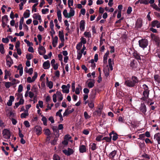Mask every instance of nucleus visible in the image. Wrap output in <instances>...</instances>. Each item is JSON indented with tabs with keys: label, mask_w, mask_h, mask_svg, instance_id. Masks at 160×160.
I'll list each match as a JSON object with an SVG mask.
<instances>
[{
	"label": "nucleus",
	"mask_w": 160,
	"mask_h": 160,
	"mask_svg": "<svg viewBox=\"0 0 160 160\" xmlns=\"http://www.w3.org/2000/svg\"><path fill=\"white\" fill-rule=\"evenodd\" d=\"M139 82V80L138 78L134 76L132 77L131 78L129 79L125 80L124 85L129 87L132 88L136 86Z\"/></svg>",
	"instance_id": "f257e3e1"
},
{
	"label": "nucleus",
	"mask_w": 160,
	"mask_h": 160,
	"mask_svg": "<svg viewBox=\"0 0 160 160\" xmlns=\"http://www.w3.org/2000/svg\"><path fill=\"white\" fill-rule=\"evenodd\" d=\"M139 45L140 47L144 49L146 48L148 44V40L145 39H142L138 41Z\"/></svg>",
	"instance_id": "f03ea898"
},
{
	"label": "nucleus",
	"mask_w": 160,
	"mask_h": 160,
	"mask_svg": "<svg viewBox=\"0 0 160 160\" xmlns=\"http://www.w3.org/2000/svg\"><path fill=\"white\" fill-rule=\"evenodd\" d=\"M151 36L152 39L155 42L156 44L159 46L160 43V40L159 37L153 33L151 34Z\"/></svg>",
	"instance_id": "7ed1b4c3"
},
{
	"label": "nucleus",
	"mask_w": 160,
	"mask_h": 160,
	"mask_svg": "<svg viewBox=\"0 0 160 160\" xmlns=\"http://www.w3.org/2000/svg\"><path fill=\"white\" fill-rule=\"evenodd\" d=\"M138 65V64L137 61L135 59H133L131 61L130 66L132 69L135 70L137 68Z\"/></svg>",
	"instance_id": "20e7f679"
},
{
	"label": "nucleus",
	"mask_w": 160,
	"mask_h": 160,
	"mask_svg": "<svg viewBox=\"0 0 160 160\" xmlns=\"http://www.w3.org/2000/svg\"><path fill=\"white\" fill-rule=\"evenodd\" d=\"M63 152L66 155L69 156L72 154L74 152V151L72 149L68 148L67 150L64 149L62 150Z\"/></svg>",
	"instance_id": "39448f33"
},
{
	"label": "nucleus",
	"mask_w": 160,
	"mask_h": 160,
	"mask_svg": "<svg viewBox=\"0 0 160 160\" xmlns=\"http://www.w3.org/2000/svg\"><path fill=\"white\" fill-rule=\"evenodd\" d=\"M38 51L40 55H43L46 52L45 48L42 46H39L38 48Z\"/></svg>",
	"instance_id": "423d86ee"
},
{
	"label": "nucleus",
	"mask_w": 160,
	"mask_h": 160,
	"mask_svg": "<svg viewBox=\"0 0 160 160\" xmlns=\"http://www.w3.org/2000/svg\"><path fill=\"white\" fill-rule=\"evenodd\" d=\"M35 129L36 130V134L38 135H40L42 133V128L41 127L39 126H36L35 127Z\"/></svg>",
	"instance_id": "0eeeda50"
},
{
	"label": "nucleus",
	"mask_w": 160,
	"mask_h": 160,
	"mask_svg": "<svg viewBox=\"0 0 160 160\" xmlns=\"http://www.w3.org/2000/svg\"><path fill=\"white\" fill-rule=\"evenodd\" d=\"M58 36L62 42H64L65 39L63 30L59 31Z\"/></svg>",
	"instance_id": "6e6552de"
},
{
	"label": "nucleus",
	"mask_w": 160,
	"mask_h": 160,
	"mask_svg": "<svg viewBox=\"0 0 160 160\" xmlns=\"http://www.w3.org/2000/svg\"><path fill=\"white\" fill-rule=\"evenodd\" d=\"M50 66V62L49 60L45 62L43 64V67L44 69H48Z\"/></svg>",
	"instance_id": "1a4fd4ad"
},
{
	"label": "nucleus",
	"mask_w": 160,
	"mask_h": 160,
	"mask_svg": "<svg viewBox=\"0 0 160 160\" xmlns=\"http://www.w3.org/2000/svg\"><path fill=\"white\" fill-rule=\"evenodd\" d=\"M85 23V21L84 20H81L80 22V28L82 31H83L84 30Z\"/></svg>",
	"instance_id": "9d476101"
},
{
	"label": "nucleus",
	"mask_w": 160,
	"mask_h": 160,
	"mask_svg": "<svg viewBox=\"0 0 160 160\" xmlns=\"http://www.w3.org/2000/svg\"><path fill=\"white\" fill-rule=\"evenodd\" d=\"M117 151L114 150L111 152L108 155V157L111 159H113L117 154Z\"/></svg>",
	"instance_id": "9b49d317"
},
{
	"label": "nucleus",
	"mask_w": 160,
	"mask_h": 160,
	"mask_svg": "<svg viewBox=\"0 0 160 160\" xmlns=\"http://www.w3.org/2000/svg\"><path fill=\"white\" fill-rule=\"evenodd\" d=\"M79 151L80 153L85 152L87 151V149L86 146L84 145H80L79 147Z\"/></svg>",
	"instance_id": "f8f14e48"
},
{
	"label": "nucleus",
	"mask_w": 160,
	"mask_h": 160,
	"mask_svg": "<svg viewBox=\"0 0 160 160\" xmlns=\"http://www.w3.org/2000/svg\"><path fill=\"white\" fill-rule=\"evenodd\" d=\"M154 139L158 142V144H160V133H157L154 135Z\"/></svg>",
	"instance_id": "ddd939ff"
},
{
	"label": "nucleus",
	"mask_w": 160,
	"mask_h": 160,
	"mask_svg": "<svg viewBox=\"0 0 160 160\" xmlns=\"http://www.w3.org/2000/svg\"><path fill=\"white\" fill-rule=\"evenodd\" d=\"M140 110L141 112L145 114L146 112V107L144 103L141 104V106L140 108Z\"/></svg>",
	"instance_id": "4468645a"
},
{
	"label": "nucleus",
	"mask_w": 160,
	"mask_h": 160,
	"mask_svg": "<svg viewBox=\"0 0 160 160\" xmlns=\"http://www.w3.org/2000/svg\"><path fill=\"white\" fill-rule=\"evenodd\" d=\"M14 98L13 96H10L9 97V99L7 102V105L9 106H11L12 104V102L14 101Z\"/></svg>",
	"instance_id": "2eb2a0df"
},
{
	"label": "nucleus",
	"mask_w": 160,
	"mask_h": 160,
	"mask_svg": "<svg viewBox=\"0 0 160 160\" xmlns=\"http://www.w3.org/2000/svg\"><path fill=\"white\" fill-rule=\"evenodd\" d=\"M89 80L92 81V82H89L88 84V87L89 88H91L94 86L95 80L94 79H89Z\"/></svg>",
	"instance_id": "dca6fc26"
},
{
	"label": "nucleus",
	"mask_w": 160,
	"mask_h": 160,
	"mask_svg": "<svg viewBox=\"0 0 160 160\" xmlns=\"http://www.w3.org/2000/svg\"><path fill=\"white\" fill-rule=\"evenodd\" d=\"M133 56L134 58L138 60H141V57L139 54L136 51H134L133 53Z\"/></svg>",
	"instance_id": "f3484780"
},
{
	"label": "nucleus",
	"mask_w": 160,
	"mask_h": 160,
	"mask_svg": "<svg viewBox=\"0 0 160 160\" xmlns=\"http://www.w3.org/2000/svg\"><path fill=\"white\" fill-rule=\"evenodd\" d=\"M109 137H105L102 138V140H104L107 142H110L112 139V133H110L109 134Z\"/></svg>",
	"instance_id": "a211bd4d"
},
{
	"label": "nucleus",
	"mask_w": 160,
	"mask_h": 160,
	"mask_svg": "<svg viewBox=\"0 0 160 160\" xmlns=\"http://www.w3.org/2000/svg\"><path fill=\"white\" fill-rule=\"evenodd\" d=\"M102 109L100 108H98L97 110L94 112L93 114L100 116L102 114Z\"/></svg>",
	"instance_id": "6ab92c4d"
},
{
	"label": "nucleus",
	"mask_w": 160,
	"mask_h": 160,
	"mask_svg": "<svg viewBox=\"0 0 160 160\" xmlns=\"http://www.w3.org/2000/svg\"><path fill=\"white\" fill-rule=\"evenodd\" d=\"M57 15L59 21L60 22L62 21V15L61 11L60 10H58L57 12Z\"/></svg>",
	"instance_id": "aec40b11"
},
{
	"label": "nucleus",
	"mask_w": 160,
	"mask_h": 160,
	"mask_svg": "<svg viewBox=\"0 0 160 160\" xmlns=\"http://www.w3.org/2000/svg\"><path fill=\"white\" fill-rule=\"evenodd\" d=\"M30 15V11L27 9L23 13V16L24 18H27L29 17Z\"/></svg>",
	"instance_id": "412c9836"
},
{
	"label": "nucleus",
	"mask_w": 160,
	"mask_h": 160,
	"mask_svg": "<svg viewBox=\"0 0 160 160\" xmlns=\"http://www.w3.org/2000/svg\"><path fill=\"white\" fill-rule=\"evenodd\" d=\"M89 147L90 148L92 151H94L97 148L96 144L94 143H91L89 145Z\"/></svg>",
	"instance_id": "4be33fe9"
},
{
	"label": "nucleus",
	"mask_w": 160,
	"mask_h": 160,
	"mask_svg": "<svg viewBox=\"0 0 160 160\" xmlns=\"http://www.w3.org/2000/svg\"><path fill=\"white\" fill-rule=\"evenodd\" d=\"M154 78L158 84L160 83V76L158 74H155L154 75Z\"/></svg>",
	"instance_id": "5701e85b"
},
{
	"label": "nucleus",
	"mask_w": 160,
	"mask_h": 160,
	"mask_svg": "<svg viewBox=\"0 0 160 160\" xmlns=\"http://www.w3.org/2000/svg\"><path fill=\"white\" fill-rule=\"evenodd\" d=\"M142 26V22L140 21H138L136 24L135 28L137 29L141 28Z\"/></svg>",
	"instance_id": "b1692460"
},
{
	"label": "nucleus",
	"mask_w": 160,
	"mask_h": 160,
	"mask_svg": "<svg viewBox=\"0 0 160 160\" xmlns=\"http://www.w3.org/2000/svg\"><path fill=\"white\" fill-rule=\"evenodd\" d=\"M109 54V51L108 50L105 54L103 56V63H105L107 62V57Z\"/></svg>",
	"instance_id": "393cba45"
},
{
	"label": "nucleus",
	"mask_w": 160,
	"mask_h": 160,
	"mask_svg": "<svg viewBox=\"0 0 160 160\" xmlns=\"http://www.w3.org/2000/svg\"><path fill=\"white\" fill-rule=\"evenodd\" d=\"M25 113H23L21 114L20 116L21 118H25L27 116H28L29 114L28 110H25Z\"/></svg>",
	"instance_id": "a878e982"
},
{
	"label": "nucleus",
	"mask_w": 160,
	"mask_h": 160,
	"mask_svg": "<svg viewBox=\"0 0 160 160\" xmlns=\"http://www.w3.org/2000/svg\"><path fill=\"white\" fill-rule=\"evenodd\" d=\"M33 18H34L36 20H38L40 21L41 20V16L39 14H37L36 13L34 14L33 15Z\"/></svg>",
	"instance_id": "bb28decb"
},
{
	"label": "nucleus",
	"mask_w": 160,
	"mask_h": 160,
	"mask_svg": "<svg viewBox=\"0 0 160 160\" xmlns=\"http://www.w3.org/2000/svg\"><path fill=\"white\" fill-rule=\"evenodd\" d=\"M111 133L113 134V135L112 136V140L113 141H116L118 138V135L116 133H114L113 131H112Z\"/></svg>",
	"instance_id": "cd10ccee"
},
{
	"label": "nucleus",
	"mask_w": 160,
	"mask_h": 160,
	"mask_svg": "<svg viewBox=\"0 0 160 160\" xmlns=\"http://www.w3.org/2000/svg\"><path fill=\"white\" fill-rule=\"evenodd\" d=\"M75 11L74 10H72V9H70V12L68 13V18L72 17L74 15Z\"/></svg>",
	"instance_id": "c85d7f7f"
},
{
	"label": "nucleus",
	"mask_w": 160,
	"mask_h": 160,
	"mask_svg": "<svg viewBox=\"0 0 160 160\" xmlns=\"http://www.w3.org/2000/svg\"><path fill=\"white\" fill-rule=\"evenodd\" d=\"M96 93L93 92L89 97L91 101H93L95 98Z\"/></svg>",
	"instance_id": "c756f323"
},
{
	"label": "nucleus",
	"mask_w": 160,
	"mask_h": 160,
	"mask_svg": "<svg viewBox=\"0 0 160 160\" xmlns=\"http://www.w3.org/2000/svg\"><path fill=\"white\" fill-rule=\"evenodd\" d=\"M159 22L157 20L153 21L151 23V26L152 27H155L157 26V24Z\"/></svg>",
	"instance_id": "7c9ffc66"
},
{
	"label": "nucleus",
	"mask_w": 160,
	"mask_h": 160,
	"mask_svg": "<svg viewBox=\"0 0 160 160\" xmlns=\"http://www.w3.org/2000/svg\"><path fill=\"white\" fill-rule=\"evenodd\" d=\"M41 116L42 117V120L43 122V124L45 126H47V119L46 118L43 116V115H42Z\"/></svg>",
	"instance_id": "2f4dec72"
},
{
	"label": "nucleus",
	"mask_w": 160,
	"mask_h": 160,
	"mask_svg": "<svg viewBox=\"0 0 160 160\" xmlns=\"http://www.w3.org/2000/svg\"><path fill=\"white\" fill-rule=\"evenodd\" d=\"M44 134L46 135H47L48 136H49V137H47V138H50V137L49 136L50 135L51 132H50V130H49V129H48V128L47 129H46L45 130Z\"/></svg>",
	"instance_id": "473e14b6"
},
{
	"label": "nucleus",
	"mask_w": 160,
	"mask_h": 160,
	"mask_svg": "<svg viewBox=\"0 0 160 160\" xmlns=\"http://www.w3.org/2000/svg\"><path fill=\"white\" fill-rule=\"evenodd\" d=\"M149 94V90H144L143 93V95L144 97L147 96V97H148Z\"/></svg>",
	"instance_id": "72a5a7b5"
},
{
	"label": "nucleus",
	"mask_w": 160,
	"mask_h": 160,
	"mask_svg": "<svg viewBox=\"0 0 160 160\" xmlns=\"http://www.w3.org/2000/svg\"><path fill=\"white\" fill-rule=\"evenodd\" d=\"M0 52L2 54H4L5 52L4 49L3 44H0Z\"/></svg>",
	"instance_id": "f704fd0d"
},
{
	"label": "nucleus",
	"mask_w": 160,
	"mask_h": 160,
	"mask_svg": "<svg viewBox=\"0 0 160 160\" xmlns=\"http://www.w3.org/2000/svg\"><path fill=\"white\" fill-rule=\"evenodd\" d=\"M3 132L4 133L3 135L8 136V138L9 137V135H11L10 132L7 129H5L4 130Z\"/></svg>",
	"instance_id": "c9c22d12"
},
{
	"label": "nucleus",
	"mask_w": 160,
	"mask_h": 160,
	"mask_svg": "<svg viewBox=\"0 0 160 160\" xmlns=\"http://www.w3.org/2000/svg\"><path fill=\"white\" fill-rule=\"evenodd\" d=\"M47 86L49 87L50 89H51L53 87V83L51 81L48 82H46Z\"/></svg>",
	"instance_id": "e433bc0d"
},
{
	"label": "nucleus",
	"mask_w": 160,
	"mask_h": 160,
	"mask_svg": "<svg viewBox=\"0 0 160 160\" xmlns=\"http://www.w3.org/2000/svg\"><path fill=\"white\" fill-rule=\"evenodd\" d=\"M53 160H60V157L56 154H54L53 157Z\"/></svg>",
	"instance_id": "4c0bfd02"
},
{
	"label": "nucleus",
	"mask_w": 160,
	"mask_h": 160,
	"mask_svg": "<svg viewBox=\"0 0 160 160\" xmlns=\"http://www.w3.org/2000/svg\"><path fill=\"white\" fill-rule=\"evenodd\" d=\"M32 58L33 55L31 53H28L26 56V58L28 60H31Z\"/></svg>",
	"instance_id": "58836bf2"
},
{
	"label": "nucleus",
	"mask_w": 160,
	"mask_h": 160,
	"mask_svg": "<svg viewBox=\"0 0 160 160\" xmlns=\"http://www.w3.org/2000/svg\"><path fill=\"white\" fill-rule=\"evenodd\" d=\"M103 137V136L102 135H99L97 136L96 138V140L98 142H100L102 140V138Z\"/></svg>",
	"instance_id": "ea45409f"
},
{
	"label": "nucleus",
	"mask_w": 160,
	"mask_h": 160,
	"mask_svg": "<svg viewBox=\"0 0 160 160\" xmlns=\"http://www.w3.org/2000/svg\"><path fill=\"white\" fill-rule=\"evenodd\" d=\"M81 42H80L82 44V43L83 44H85L87 43V40L86 38L83 37H82L80 38Z\"/></svg>",
	"instance_id": "a19ab883"
},
{
	"label": "nucleus",
	"mask_w": 160,
	"mask_h": 160,
	"mask_svg": "<svg viewBox=\"0 0 160 160\" xmlns=\"http://www.w3.org/2000/svg\"><path fill=\"white\" fill-rule=\"evenodd\" d=\"M73 0H68V7L70 9H72V8L70 6V4L71 6H72L73 5Z\"/></svg>",
	"instance_id": "79ce46f5"
},
{
	"label": "nucleus",
	"mask_w": 160,
	"mask_h": 160,
	"mask_svg": "<svg viewBox=\"0 0 160 160\" xmlns=\"http://www.w3.org/2000/svg\"><path fill=\"white\" fill-rule=\"evenodd\" d=\"M84 35L86 37H88V38H91V34L89 32H84Z\"/></svg>",
	"instance_id": "37998d69"
},
{
	"label": "nucleus",
	"mask_w": 160,
	"mask_h": 160,
	"mask_svg": "<svg viewBox=\"0 0 160 160\" xmlns=\"http://www.w3.org/2000/svg\"><path fill=\"white\" fill-rule=\"evenodd\" d=\"M63 14L64 16L66 18H68V13L67 12V11L66 9H65L63 10Z\"/></svg>",
	"instance_id": "c03bdc74"
},
{
	"label": "nucleus",
	"mask_w": 160,
	"mask_h": 160,
	"mask_svg": "<svg viewBox=\"0 0 160 160\" xmlns=\"http://www.w3.org/2000/svg\"><path fill=\"white\" fill-rule=\"evenodd\" d=\"M4 19H6V21L5 22L7 23L8 21V16L7 15H5L2 17V21L3 20L4 21Z\"/></svg>",
	"instance_id": "a18cd8bd"
},
{
	"label": "nucleus",
	"mask_w": 160,
	"mask_h": 160,
	"mask_svg": "<svg viewBox=\"0 0 160 160\" xmlns=\"http://www.w3.org/2000/svg\"><path fill=\"white\" fill-rule=\"evenodd\" d=\"M12 85V83L10 82H6L5 83V86L7 88H9L10 86Z\"/></svg>",
	"instance_id": "49530a36"
},
{
	"label": "nucleus",
	"mask_w": 160,
	"mask_h": 160,
	"mask_svg": "<svg viewBox=\"0 0 160 160\" xmlns=\"http://www.w3.org/2000/svg\"><path fill=\"white\" fill-rule=\"evenodd\" d=\"M7 65L9 67H10L11 65L13 63V62H12L11 61H10L8 60H6Z\"/></svg>",
	"instance_id": "de8ad7c7"
},
{
	"label": "nucleus",
	"mask_w": 160,
	"mask_h": 160,
	"mask_svg": "<svg viewBox=\"0 0 160 160\" xmlns=\"http://www.w3.org/2000/svg\"><path fill=\"white\" fill-rule=\"evenodd\" d=\"M24 41L27 44L28 46H31L33 45V43L32 42H30L27 39H24Z\"/></svg>",
	"instance_id": "09e8293b"
},
{
	"label": "nucleus",
	"mask_w": 160,
	"mask_h": 160,
	"mask_svg": "<svg viewBox=\"0 0 160 160\" xmlns=\"http://www.w3.org/2000/svg\"><path fill=\"white\" fill-rule=\"evenodd\" d=\"M70 85L69 83L68 84L67 86L64 85H63L62 86V88L63 89H66V88H69H69H70Z\"/></svg>",
	"instance_id": "8fccbe9b"
},
{
	"label": "nucleus",
	"mask_w": 160,
	"mask_h": 160,
	"mask_svg": "<svg viewBox=\"0 0 160 160\" xmlns=\"http://www.w3.org/2000/svg\"><path fill=\"white\" fill-rule=\"evenodd\" d=\"M103 72L105 76L107 77H108L109 75V69H108V70H104Z\"/></svg>",
	"instance_id": "3c124183"
},
{
	"label": "nucleus",
	"mask_w": 160,
	"mask_h": 160,
	"mask_svg": "<svg viewBox=\"0 0 160 160\" xmlns=\"http://www.w3.org/2000/svg\"><path fill=\"white\" fill-rule=\"evenodd\" d=\"M82 44L79 42L77 45L76 47V49L78 50H80L82 48Z\"/></svg>",
	"instance_id": "603ef678"
},
{
	"label": "nucleus",
	"mask_w": 160,
	"mask_h": 160,
	"mask_svg": "<svg viewBox=\"0 0 160 160\" xmlns=\"http://www.w3.org/2000/svg\"><path fill=\"white\" fill-rule=\"evenodd\" d=\"M54 24L53 20H52L50 22V28L51 29V30H53L54 29Z\"/></svg>",
	"instance_id": "864d4df0"
},
{
	"label": "nucleus",
	"mask_w": 160,
	"mask_h": 160,
	"mask_svg": "<svg viewBox=\"0 0 160 160\" xmlns=\"http://www.w3.org/2000/svg\"><path fill=\"white\" fill-rule=\"evenodd\" d=\"M142 157L147 159H149L150 158V155L145 153L144 154L142 155Z\"/></svg>",
	"instance_id": "5fc2aeb1"
},
{
	"label": "nucleus",
	"mask_w": 160,
	"mask_h": 160,
	"mask_svg": "<svg viewBox=\"0 0 160 160\" xmlns=\"http://www.w3.org/2000/svg\"><path fill=\"white\" fill-rule=\"evenodd\" d=\"M24 124L27 128H29L30 127L29 123L28 121H25L24 122Z\"/></svg>",
	"instance_id": "6e6d98bb"
},
{
	"label": "nucleus",
	"mask_w": 160,
	"mask_h": 160,
	"mask_svg": "<svg viewBox=\"0 0 160 160\" xmlns=\"http://www.w3.org/2000/svg\"><path fill=\"white\" fill-rule=\"evenodd\" d=\"M132 11V8L131 7L129 6L128 8V9L127 11V13L128 14H130Z\"/></svg>",
	"instance_id": "4d7b16f0"
},
{
	"label": "nucleus",
	"mask_w": 160,
	"mask_h": 160,
	"mask_svg": "<svg viewBox=\"0 0 160 160\" xmlns=\"http://www.w3.org/2000/svg\"><path fill=\"white\" fill-rule=\"evenodd\" d=\"M57 138L55 137L54 138L53 140L51 142V144L52 145H55L56 144L57 142Z\"/></svg>",
	"instance_id": "13d9d810"
},
{
	"label": "nucleus",
	"mask_w": 160,
	"mask_h": 160,
	"mask_svg": "<svg viewBox=\"0 0 160 160\" xmlns=\"http://www.w3.org/2000/svg\"><path fill=\"white\" fill-rule=\"evenodd\" d=\"M23 90V86L22 84H20L19 86L18 89V92H21Z\"/></svg>",
	"instance_id": "bf43d9fd"
},
{
	"label": "nucleus",
	"mask_w": 160,
	"mask_h": 160,
	"mask_svg": "<svg viewBox=\"0 0 160 160\" xmlns=\"http://www.w3.org/2000/svg\"><path fill=\"white\" fill-rule=\"evenodd\" d=\"M71 138V137L70 136V135L69 134H67L64 137V139L68 141Z\"/></svg>",
	"instance_id": "052dcab7"
},
{
	"label": "nucleus",
	"mask_w": 160,
	"mask_h": 160,
	"mask_svg": "<svg viewBox=\"0 0 160 160\" xmlns=\"http://www.w3.org/2000/svg\"><path fill=\"white\" fill-rule=\"evenodd\" d=\"M88 105L90 108H92L94 107V104L93 101H91V102L88 103Z\"/></svg>",
	"instance_id": "680f3d73"
},
{
	"label": "nucleus",
	"mask_w": 160,
	"mask_h": 160,
	"mask_svg": "<svg viewBox=\"0 0 160 160\" xmlns=\"http://www.w3.org/2000/svg\"><path fill=\"white\" fill-rule=\"evenodd\" d=\"M37 76H38V74H37V72H34V76H33V77H32V80H33V81H35L36 78H37Z\"/></svg>",
	"instance_id": "e2e57ef3"
},
{
	"label": "nucleus",
	"mask_w": 160,
	"mask_h": 160,
	"mask_svg": "<svg viewBox=\"0 0 160 160\" xmlns=\"http://www.w3.org/2000/svg\"><path fill=\"white\" fill-rule=\"evenodd\" d=\"M33 72V69L32 68H29L28 71H26V72L29 73L30 75H31L32 74Z\"/></svg>",
	"instance_id": "0e129e2a"
},
{
	"label": "nucleus",
	"mask_w": 160,
	"mask_h": 160,
	"mask_svg": "<svg viewBox=\"0 0 160 160\" xmlns=\"http://www.w3.org/2000/svg\"><path fill=\"white\" fill-rule=\"evenodd\" d=\"M18 130H19V133H18V135L19 136V137L21 138H23L24 136L23 134L22 133H21V129L20 128H18Z\"/></svg>",
	"instance_id": "69168bd1"
},
{
	"label": "nucleus",
	"mask_w": 160,
	"mask_h": 160,
	"mask_svg": "<svg viewBox=\"0 0 160 160\" xmlns=\"http://www.w3.org/2000/svg\"><path fill=\"white\" fill-rule=\"evenodd\" d=\"M9 41V40L7 38H2V42L5 43H8V42Z\"/></svg>",
	"instance_id": "338daca9"
},
{
	"label": "nucleus",
	"mask_w": 160,
	"mask_h": 160,
	"mask_svg": "<svg viewBox=\"0 0 160 160\" xmlns=\"http://www.w3.org/2000/svg\"><path fill=\"white\" fill-rule=\"evenodd\" d=\"M48 12L49 9L48 8L43 9L42 10V12L43 14H46L47 12Z\"/></svg>",
	"instance_id": "774afa93"
}]
</instances>
